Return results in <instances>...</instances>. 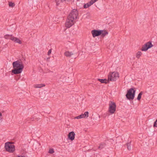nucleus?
Instances as JSON below:
<instances>
[{"label":"nucleus","mask_w":157,"mask_h":157,"mask_svg":"<svg viewBox=\"0 0 157 157\" xmlns=\"http://www.w3.org/2000/svg\"><path fill=\"white\" fill-rule=\"evenodd\" d=\"M78 16V11L76 10H73L68 16L65 23L67 28L71 27L76 22Z\"/></svg>","instance_id":"1"},{"label":"nucleus","mask_w":157,"mask_h":157,"mask_svg":"<svg viewBox=\"0 0 157 157\" xmlns=\"http://www.w3.org/2000/svg\"><path fill=\"white\" fill-rule=\"evenodd\" d=\"M13 69L12 72L14 74H18L21 73L24 68V66L21 60H17L12 63Z\"/></svg>","instance_id":"2"},{"label":"nucleus","mask_w":157,"mask_h":157,"mask_svg":"<svg viewBox=\"0 0 157 157\" xmlns=\"http://www.w3.org/2000/svg\"><path fill=\"white\" fill-rule=\"evenodd\" d=\"M136 92V90L133 88H131L128 90L127 93L126 94V98L128 100H133L134 99Z\"/></svg>","instance_id":"3"},{"label":"nucleus","mask_w":157,"mask_h":157,"mask_svg":"<svg viewBox=\"0 0 157 157\" xmlns=\"http://www.w3.org/2000/svg\"><path fill=\"white\" fill-rule=\"evenodd\" d=\"M119 77V75L118 72H113L110 73L108 75V80L109 81H115Z\"/></svg>","instance_id":"4"},{"label":"nucleus","mask_w":157,"mask_h":157,"mask_svg":"<svg viewBox=\"0 0 157 157\" xmlns=\"http://www.w3.org/2000/svg\"><path fill=\"white\" fill-rule=\"evenodd\" d=\"M4 38L6 39H10L12 41L19 44L22 43L21 41L18 38L13 36L12 35L6 34L4 36Z\"/></svg>","instance_id":"5"},{"label":"nucleus","mask_w":157,"mask_h":157,"mask_svg":"<svg viewBox=\"0 0 157 157\" xmlns=\"http://www.w3.org/2000/svg\"><path fill=\"white\" fill-rule=\"evenodd\" d=\"M116 105L114 102L110 101L109 104V112L111 114L114 113L116 110Z\"/></svg>","instance_id":"6"},{"label":"nucleus","mask_w":157,"mask_h":157,"mask_svg":"<svg viewBox=\"0 0 157 157\" xmlns=\"http://www.w3.org/2000/svg\"><path fill=\"white\" fill-rule=\"evenodd\" d=\"M5 147L6 151L10 152H13L15 150L14 145L9 142L5 143Z\"/></svg>","instance_id":"7"},{"label":"nucleus","mask_w":157,"mask_h":157,"mask_svg":"<svg viewBox=\"0 0 157 157\" xmlns=\"http://www.w3.org/2000/svg\"><path fill=\"white\" fill-rule=\"evenodd\" d=\"M153 46V45L151 43V42L149 41L142 46L141 50L142 51L146 52Z\"/></svg>","instance_id":"8"},{"label":"nucleus","mask_w":157,"mask_h":157,"mask_svg":"<svg viewBox=\"0 0 157 157\" xmlns=\"http://www.w3.org/2000/svg\"><path fill=\"white\" fill-rule=\"evenodd\" d=\"M101 30H93L91 31V33L93 36L95 37L96 36H99L101 33Z\"/></svg>","instance_id":"9"},{"label":"nucleus","mask_w":157,"mask_h":157,"mask_svg":"<svg viewBox=\"0 0 157 157\" xmlns=\"http://www.w3.org/2000/svg\"><path fill=\"white\" fill-rule=\"evenodd\" d=\"M75 134L73 132H69L68 135V138L71 140H73L75 139Z\"/></svg>","instance_id":"10"},{"label":"nucleus","mask_w":157,"mask_h":157,"mask_svg":"<svg viewBox=\"0 0 157 157\" xmlns=\"http://www.w3.org/2000/svg\"><path fill=\"white\" fill-rule=\"evenodd\" d=\"M74 53L72 52H69L68 51H66L64 53V55L67 57H70Z\"/></svg>","instance_id":"11"},{"label":"nucleus","mask_w":157,"mask_h":157,"mask_svg":"<svg viewBox=\"0 0 157 157\" xmlns=\"http://www.w3.org/2000/svg\"><path fill=\"white\" fill-rule=\"evenodd\" d=\"M98 80L101 83H105L106 84L107 83L109 82V81H107L106 79H102L98 78Z\"/></svg>","instance_id":"12"},{"label":"nucleus","mask_w":157,"mask_h":157,"mask_svg":"<svg viewBox=\"0 0 157 157\" xmlns=\"http://www.w3.org/2000/svg\"><path fill=\"white\" fill-rule=\"evenodd\" d=\"M45 86V85L44 84H41L35 85L34 86L35 88H41L43 86Z\"/></svg>","instance_id":"13"},{"label":"nucleus","mask_w":157,"mask_h":157,"mask_svg":"<svg viewBox=\"0 0 157 157\" xmlns=\"http://www.w3.org/2000/svg\"><path fill=\"white\" fill-rule=\"evenodd\" d=\"M101 36L102 37H104L106 35L108 34V32L105 30H101Z\"/></svg>","instance_id":"14"},{"label":"nucleus","mask_w":157,"mask_h":157,"mask_svg":"<svg viewBox=\"0 0 157 157\" xmlns=\"http://www.w3.org/2000/svg\"><path fill=\"white\" fill-rule=\"evenodd\" d=\"M105 146V144L104 143H101L100 144L99 146L98 147V149L100 150L102 149Z\"/></svg>","instance_id":"15"},{"label":"nucleus","mask_w":157,"mask_h":157,"mask_svg":"<svg viewBox=\"0 0 157 157\" xmlns=\"http://www.w3.org/2000/svg\"><path fill=\"white\" fill-rule=\"evenodd\" d=\"M131 142H128L127 143V148L128 150H130L131 149Z\"/></svg>","instance_id":"16"},{"label":"nucleus","mask_w":157,"mask_h":157,"mask_svg":"<svg viewBox=\"0 0 157 157\" xmlns=\"http://www.w3.org/2000/svg\"><path fill=\"white\" fill-rule=\"evenodd\" d=\"M142 54V53L140 51H139L137 52L136 55V57L138 59L139 58L141 55Z\"/></svg>","instance_id":"17"},{"label":"nucleus","mask_w":157,"mask_h":157,"mask_svg":"<svg viewBox=\"0 0 157 157\" xmlns=\"http://www.w3.org/2000/svg\"><path fill=\"white\" fill-rule=\"evenodd\" d=\"M143 94V92L141 91L138 94L137 98L138 100H140L141 99Z\"/></svg>","instance_id":"18"},{"label":"nucleus","mask_w":157,"mask_h":157,"mask_svg":"<svg viewBox=\"0 0 157 157\" xmlns=\"http://www.w3.org/2000/svg\"><path fill=\"white\" fill-rule=\"evenodd\" d=\"M98 0H91L89 2H88V4L91 6L94 3L96 2Z\"/></svg>","instance_id":"19"},{"label":"nucleus","mask_w":157,"mask_h":157,"mask_svg":"<svg viewBox=\"0 0 157 157\" xmlns=\"http://www.w3.org/2000/svg\"><path fill=\"white\" fill-rule=\"evenodd\" d=\"M9 5L10 7L13 8L15 6V4L12 2H9Z\"/></svg>","instance_id":"20"},{"label":"nucleus","mask_w":157,"mask_h":157,"mask_svg":"<svg viewBox=\"0 0 157 157\" xmlns=\"http://www.w3.org/2000/svg\"><path fill=\"white\" fill-rule=\"evenodd\" d=\"M84 118V115H83V114H82L79 116H78L77 117H75V119H81L82 118Z\"/></svg>","instance_id":"21"},{"label":"nucleus","mask_w":157,"mask_h":157,"mask_svg":"<svg viewBox=\"0 0 157 157\" xmlns=\"http://www.w3.org/2000/svg\"><path fill=\"white\" fill-rule=\"evenodd\" d=\"M83 115H84V118L85 117H88L89 112L87 111L85 112Z\"/></svg>","instance_id":"22"},{"label":"nucleus","mask_w":157,"mask_h":157,"mask_svg":"<svg viewBox=\"0 0 157 157\" xmlns=\"http://www.w3.org/2000/svg\"><path fill=\"white\" fill-rule=\"evenodd\" d=\"M90 6V5H89V4H88V3H87L86 4H85L84 5L83 7L84 8H87Z\"/></svg>","instance_id":"23"},{"label":"nucleus","mask_w":157,"mask_h":157,"mask_svg":"<svg viewBox=\"0 0 157 157\" xmlns=\"http://www.w3.org/2000/svg\"><path fill=\"white\" fill-rule=\"evenodd\" d=\"M62 1H63V0H62L61 1H60L59 0H55L56 2V4L57 6H58L59 5V4L60 2H62Z\"/></svg>","instance_id":"24"},{"label":"nucleus","mask_w":157,"mask_h":157,"mask_svg":"<svg viewBox=\"0 0 157 157\" xmlns=\"http://www.w3.org/2000/svg\"><path fill=\"white\" fill-rule=\"evenodd\" d=\"M49 153L52 154L54 152V150L53 149H50L49 151Z\"/></svg>","instance_id":"25"},{"label":"nucleus","mask_w":157,"mask_h":157,"mask_svg":"<svg viewBox=\"0 0 157 157\" xmlns=\"http://www.w3.org/2000/svg\"><path fill=\"white\" fill-rule=\"evenodd\" d=\"M153 126L154 127H157V119L156 120V121L155 122Z\"/></svg>","instance_id":"26"},{"label":"nucleus","mask_w":157,"mask_h":157,"mask_svg":"<svg viewBox=\"0 0 157 157\" xmlns=\"http://www.w3.org/2000/svg\"><path fill=\"white\" fill-rule=\"evenodd\" d=\"M70 0H63L62 1L63 2H64L66 3H68L69 2Z\"/></svg>","instance_id":"27"},{"label":"nucleus","mask_w":157,"mask_h":157,"mask_svg":"<svg viewBox=\"0 0 157 157\" xmlns=\"http://www.w3.org/2000/svg\"><path fill=\"white\" fill-rule=\"evenodd\" d=\"M51 52H52L51 49L49 50L48 51V55H49L51 53Z\"/></svg>","instance_id":"28"},{"label":"nucleus","mask_w":157,"mask_h":157,"mask_svg":"<svg viewBox=\"0 0 157 157\" xmlns=\"http://www.w3.org/2000/svg\"><path fill=\"white\" fill-rule=\"evenodd\" d=\"M16 157H25L24 156L22 155H18Z\"/></svg>","instance_id":"29"},{"label":"nucleus","mask_w":157,"mask_h":157,"mask_svg":"<svg viewBox=\"0 0 157 157\" xmlns=\"http://www.w3.org/2000/svg\"><path fill=\"white\" fill-rule=\"evenodd\" d=\"M2 116V113L0 112V120H1L2 119V118H1V117Z\"/></svg>","instance_id":"30"},{"label":"nucleus","mask_w":157,"mask_h":157,"mask_svg":"<svg viewBox=\"0 0 157 157\" xmlns=\"http://www.w3.org/2000/svg\"><path fill=\"white\" fill-rule=\"evenodd\" d=\"M31 119L32 120V121H34V118L33 117L31 118Z\"/></svg>","instance_id":"31"}]
</instances>
